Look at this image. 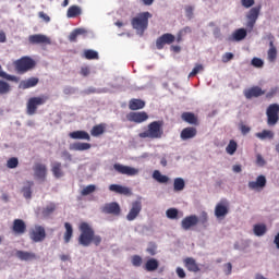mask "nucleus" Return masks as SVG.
<instances>
[{"label": "nucleus", "mask_w": 279, "mask_h": 279, "mask_svg": "<svg viewBox=\"0 0 279 279\" xmlns=\"http://www.w3.org/2000/svg\"><path fill=\"white\" fill-rule=\"evenodd\" d=\"M81 234L78 235V245L83 247H88L94 243V245H101V235L95 234V229L88 222H81L78 226Z\"/></svg>", "instance_id": "nucleus-1"}, {"label": "nucleus", "mask_w": 279, "mask_h": 279, "mask_svg": "<svg viewBox=\"0 0 279 279\" xmlns=\"http://www.w3.org/2000/svg\"><path fill=\"white\" fill-rule=\"evenodd\" d=\"M165 121L158 120L153 121L147 125V130L138 134L140 138H150V141H156L165 136Z\"/></svg>", "instance_id": "nucleus-2"}, {"label": "nucleus", "mask_w": 279, "mask_h": 279, "mask_svg": "<svg viewBox=\"0 0 279 279\" xmlns=\"http://www.w3.org/2000/svg\"><path fill=\"white\" fill-rule=\"evenodd\" d=\"M197 223H202L206 228V223H208V214L203 211L201 218L196 215H190L182 219L181 228L183 230H191V228H195Z\"/></svg>", "instance_id": "nucleus-3"}, {"label": "nucleus", "mask_w": 279, "mask_h": 279, "mask_svg": "<svg viewBox=\"0 0 279 279\" xmlns=\"http://www.w3.org/2000/svg\"><path fill=\"white\" fill-rule=\"evenodd\" d=\"M49 101L48 95H40L36 97H31L26 102V113L29 117H33V114H36L38 112L39 106H45Z\"/></svg>", "instance_id": "nucleus-4"}, {"label": "nucleus", "mask_w": 279, "mask_h": 279, "mask_svg": "<svg viewBox=\"0 0 279 279\" xmlns=\"http://www.w3.org/2000/svg\"><path fill=\"white\" fill-rule=\"evenodd\" d=\"M149 19H151V13L149 12L140 13L137 16L131 20V25L133 29L141 32V34H144L145 29L149 27Z\"/></svg>", "instance_id": "nucleus-5"}, {"label": "nucleus", "mask_w": 279, "mask_h": 279, "mask_svg": "<svg viewBox=\"0 0 279 279\" xmlns=\"http://www.w3.org/2000/svg\"><path fill=\"white\" fill-rule=\"evenodd\" d=\"M13 64L17 73H27V71H32L36 66V61L31 57H22L14 61Z\"/></svg>", "instance_id": "nucleus-6"}, {"label": "nucleus", "mask_w": 279, "mask_h": 279, "mask_svg": "<svg viewBox=\"0 0 279 279\" xmlns=\"http://www.w3.org/2000/svg\"><path fill=\"white\" fill-rule=\"evenodd\" d=\"M29 239L34 243H43V241H45V239H47V232L45 231V227L35 226L34 229H31Z\"/></svg>", "instance_id": "nucleus-7"}, {"label": "nucleus", "mask_w": 279, "mask_h": 279, "mask_svg": "<svg viewBox=\"0 0 279 279\" xmlns=\"http://www.w3.org/2000/svg\"><path fill=\"white\" fill-rule=\"evenodd\" d=\"M259 15L260 7H254L248 11V13L246 14V28L248 29V32H252V29H254V26L256 25V21H258Z\"/></svg>", "instance_id": "nucleus-8"}, {"label": "nucleus", "mask_w": 279, "mask_h": 279, "mask_svg": "<svg viewBox=\"0 0 279 279\" xmlns=\"http://www.w3.org/2000/svg\"><path fill=\"white\" fill-rule=\"evenodd\" d=\"M267 124L268 125H276L279 121V105L272 104L267 108Z\"/></svg>", "instance_id": "nucleus-9"}, {"label": "nucleus", "mask_w": 279, "mask_h": 279, "mask_svg": "<svg viewBox=\"0 0 279 279\" xmlns=\"http://www.w3.org/2000/svg\"><path fill=\"white\" fill-rule=\"evenodd\" d=\"M113 169L114 171H117V173H120L121 175L134 177L138 175L140 173L138 168H132L130 166H123L121 163H114Z\"/></svg>", "instance_id": "nucleus-10"}, {"label": "nucleus", "mask_w": 279, "mask_h": 279, "mask_svg": "<svg viewBox=\"0 0 279 279\" xmlns=\"http://www.w3.org/2000/svg\"><path fill=\"white\" fill-rule=\"evenodd\" d=\"M175 43V35L171 33H165L156 40L157 49H165V45H173Z\"/></svg>", "instance_id": "nucleus-11"}, {"label": "nucleus", "mask_w": 279, "mask_h": 279, "mask_svg": "<svg viewBox=\"0 0 279 279\" xmlns=\"http://www.w3.org/2000/svg\"><path fill=\"white\" fill-rule=\"evenodd\" d=\"M101 213L105 215H113L114 217H119V215H121V206L117 202L107 203L101 208Z\"/></svg>", "instance_id": "nucleus-12"}, {"label": "nucleus", "mask_w": 279, "mask_h": 279, "mask_svg": "<svg viewBox=\"0 0 279 279\" xmlns=\"http://www.w3.org/2000/svg\"><path fill=\"white\" fill-rule=\"evenodd\" d=\"M141 210H143V203H141V201L133 202L131 204V209L126 215V220L134 221V219L141 215Z\"/></svg>", "instance_id": "nucleus-13"}, {"label": "nucleus", "mask_w": 279, "mask_h": 279, "mask_svg": "<svg viewBox=\"0 0 279 279\" xmlns=\"http://www.w3.org/2000/svg\"><path fill=\"white\" fill-rule=\"evenodd\" d=\"M230 213L228 201H221L215 207V217L217 219H223Z\"/></svg>", "instance_id": "nucleus-14"}, {"label": "nucleus", "mask_w": 279, "mask_h": 279, "mask_svg": "<svg viewBox=\"0 0 279 279\" xmlns=\"http://www.w3.org/2000/svg\"><path fill=\"white\" fill-rule=\"evenodd\" d=\"M128 121L131 123H145L147 119H149V114L145 111H138V112H130L126 116Z\"/></svg>", "instance_id": "nucleus-15"}, {"label": "nucleus", "mask_w": 279, "mask_h": 279, "mask_svg": "<svg viewBox=\"0 0 279 279\" xmlns=\"http://www.w3.org/2000/svg\"><path fill=\"white\" fill-rule=\"evenodd\" d=\"M34 177L37 178V180H41V182H45L47 180V166L45 163L37 162L33 167Z\"/></svg>", "instance_id": "nucleus-16"}, {"label": "nucleus", "mask_w": 279, "mask_h": 279, "mask_svg": "<svg viewBox=\"0 0 279 279\" xmlns=\"http://www.w3.org/2000/svg\"><path fill=\"white\" fill-rule=\"evenodd\" d=\"M11 230L13 234L21 236L27 232V225L23 221V219H14Z\"/></svg>", "instance_id": "nucleus-17"}, {"label": "nucleus", "mask_w": 279, "mask_h": 279, "mask_svg": "<svg viewBox=\"0 0 279 279\" xmlns=\"http://www.w3.org/2000/svg\"><path fill=\"white\" fill-rule=\"evenodd\" d=\"M31 45H51V39L46 35L35 34L28 37Z\"/></svg>", "instance_id": "nucleus-18"}, {"label": "nucleus", "mask_w": 279, "mask_h": 279, "mask_svg": "<svg viewBox=\"0 0 279 279\" xmlns=\"http://www.w3.org/2000/svg\"><path fill=\"white\" fill-rule=\"evenodd\" d=\"M265 186H267V178L263 174L258 175L256 181L248 182L251 191H258V189H265Z\"/></svg>", "instance_id": "nucleus-19"}, {"label": "nucleus", "mask_w": 279, "mask_h": 279, "mask_svg": "<svg viewBox=\"0 0 279 279\" xmlns=\"http://www.w3.org/2000/svg\"><path fill=\"white\" fill-rule=\"evenodd\" d=\"M184 267L187 269V271H192V274H197L202 271L199 268V264L195 260L193 257H186L184 260Z\"/></svg>", "instance_id": "nucleus-20"}, {"label": "nucleus", "mask_w": 279, "mask_h": 279, "mask_svg": "<svg viewBox=\"0 0 279 279\" xmlns=\"http://www.w3.org/2000/svg\"><path fill=\"white\" fill-rule=\"evenodd\" d=\"M262 95H265V90L258 86H253L246 90H244V97L246 99H252L254 97H262Z\"/></svg>", "instance_id": "nucleus-21"}, {"label": "nucleus", "mask_w": 279, "mask_h": 279, "mask_svg": "<svg viewBox=\"0 0 279 279\" xmlns=\"http://www.w3.org/2000/svg\"><path fill=\"white\" fill-rule=\"evenodd\" d=\"M38 82H40L38 77H29L27 80L21 81L19 88L22 90H27V88H34V86H38Z\"/></svg>", "instance_id": "nucleus-22"}, {"label": "nucleus", "mask_w": 279, "mask_h": 279, "mask_svg": "<svg viewBox=\"0 0 279 279\" xmlns=\"http://www.w3.org/2000/svg\"><path fill=\"white\" fill-rule=\"evenodd\" d=\"M181 140L189 141L190 138H195L197 136V129L193 126H187L181 131Z\"/></svg>", "instance_id": "nucleus-23"}, {"label": "nucleus", "mask_w": 279, "mask_h": 279, "mask_svg": "<svg viewBox=\"0 0 279 279\" xmlns=\"http://www.w3.org/2000/svg\"><path fill=\"white\" fill-rule=\"evenodd\" d=\"M109 191L112 193H118L119 195H132V191L130 187H125L119 184H111L109 185Z\"/></svg>", "instance_id": "nucleus-24"}, {"label": "nucleus", "mask_w": 279, "mask_h": 279, "mask_svg": "<svg viewBox=\"0 0 279 279\" xmlns=\"http://www.w3.org/2000/svg\"><path fill=\"white\" fill-rule=\"evenodd\" d=\"M69 136L74 141H90V135L86 131H74L69 133Z\"/></svg>", "instance_id": "nucleus-25"}, {"label": "nucleus", "mask_w": 279, "mask_h": 279, "mask_svg": "<svg viewBox=\"0 0 279 279\" xmlns=\"http://www.w3.org/2000/svg\"><path fill=\"white\" fill-rule=\"evenodd\" d=\"M182 121H185V123H189L190 125H199V121L197 120V116L193 112H183L181 114Z\"/></svg>", "instance_id": "nucleus-26"}, {"label": "nucleus", "mask_w": 279, "mask_h": 279, "mask_svg": "<svg viewBox=\"0 0 279 279\" xmlns=\"http://www.w3.org/2000/svg\"><path fill=\"white\" fill-rule=\"evenodd\" d=\"M247 37V31L245 28H238L231 35V40L235 43H241V40H245Z\"/></svg>", "instance_id": "nucleus-27"}, {"label": "nucleus", "mask_w": 279, "mask_h": 279, "mask_svg": "<svg viewBox=\"0 0 279 279\" xmlns=\"http://www.w3.org/2000/svg\"><path fill=\"white\" fill-rule=\"evenodd\" d=\"M90 147H92L90 143H83V142H76L70 145L71 151H87V149H90Z\"/></svg>", "instance_id": "nucleus-28"}, {"label": "nucleus", "mask_w": 279, "mask_h": 279, "mask_svg": "<svg viewBox=\"0 0 279 279\" xmlns=\"http://www.w3.org/2000/svg\"><path fill=\"white\" fill-rule=\"evenodd\" d=\"M15 256H17L20 260H34L36 258L35 253L27 251H16Z\"/></svg>", "instance_id": "nucleus-29"}, {"label": "nucleus", "mask_w": 279, "mask_h": 279, "mask_svg": "<svg viewBox=\"0 0 279 279\" xmlns=\"http://www.w3.org/2000/svg\"><path fill=\"white\" fill-rule=\"evenodd\" d=\"M129 108L130 110H143V108H145V101L133 98L129 101Z\"/></svg>", "instance_id": "nucleus-30"}, {"label": "nucleus", "mask_w": 279, "mask_h": 279, "mask_svg": "<svg viewBox=\"0 0 279 279\" xmlns=\"http://www.w3.org/2000/svg\"><path fill=\"white\" fill-rule=\"evenodd\" d=\"M84 34H87L85 28H75L69 35L70 43H77V36H84Z\"/></svg>", "instance_id": "nucleus-31"}, {"label": "nucleus", "mask_w": 279, "mask_h": 279, "mask_svg": "<svg viewBox=\"0 0 279 279\" xmlns=\"http://www.w3.org/2000/svg\"><path fill=\"white\" fill-rule=\"evenodd\" d=\"M80 14H82V8H80L77 5H71L68 9L66 17L68 19H77V16H80Z\"/></svg>", "instance_id": "nucleus-32"}, {"label": "nucleus", "mask_w": 279, "mask_h": 279, "mask_svg": "<svg viewBox=\"0 0 279 279\" xmlns=\"http://www.w3.org/2000/svg\"><path fill=\"white\" fill-rule=\"evenodd\" d=\"M160 266V264L158 263V259L156 258H150L146 262L144 269L146 271H156V269H158V267Z\"/></svg>", "instance_id": "nucleus-33"}, {"label": "nucleus", "mask_w": 279, "mask_h": 279, "mask_svg": "<svg viewBox=\"0 0 279 279\" xmlns=\"http://www.w3.org/2000/svg\"><path fill=\"white\" fill-rule=\"evenodd\" d=\"M65 232L63 235L64 243H70L71 239H73V226L70 222L64 223Z\"/></svg>", "instance_id": "nucleus-34"}, {"label": "nucleus", "mask_w": 279, "mask_h": 279, "mask_svg": "<svg viewBox=\"0 0 279 279\" xmlns=\"http://www.w3.org/2000/svg\"><path fill=\"white\" fill-rule=\"evenodd\" d=\"M32 186H34L33 181H26L25 186L22 189V193L25 199H32Z\"/></svg>", "instance_id": "nucleus-35"}, {"label": "nucleus", "mask_w": 279, "mask_h": 279, "mask_svg": "<svg viewBox=\"0 0 279 279\" xmlns=\"http://www.w3.org/2000/svg\"><path fill=\"white\" fill-rule=\"evenodd\" d=\"M106 132V124L100 123L98 125H94L93 129L90 130L92 136H101Z\"/></svg>", "instance_id": "nucleus-36"}, {"label": "nucleus", "mask_w": 279, "mask_h": 279, "mask_svg": "<svg viewBox=\"0 0 279 279\" xmlns=\"http://www.w3.org/2000/svg\"><path fill=\"white\" fill-rule=\"evenodd\" d=\"M52 174L54 178H62L64 175V172L62 171V163L61 162H54L51 168Z\"/></svg>", "instance_id": "nucleus-37"}, {"label": "nucleus", "mask_w": 279, "mask_h": 279, "mask_svg": "<svg viewBox=\"0 0 279 279\" xmlns=\"http://www.w3.org/2000/svg\"><path fill=\"white\" fill-rule=\"evenodd\" d=\"M153 178H154V180L159 182V184H167V182H169V177L160 173L158 170H155L153 172Z\"/></svg>", "instance_id": "nucleus-38"}, {"label": "nucleus", "mask_w": 279, "mask_h": 279, "mask_svg": "<svg viewBox=\"0 0 279 279\" xmlns=\"http://www.w3.org/2000/svg\"><path fill=\"white\" fill-rule=\"evenodd\" d=\"M187 34H193V28H191V26H185L178 32L177 43H182L183 36H187Z\"/></svg>", "instance_id": "nucleus-39"}, {"label": "nucleus", "mask_w": 279, "mask_h": 279, "mask_svg": "<svg viewBox=\"0 0 279 279\" xmlns=\"http://www.w3.org/2000/svg\"><path fill=\"white\" fill-rule=\"evenodd\" d=\"M238 147H239V145L236 144V142L234 140H231L226 147V151H227V154H229V156H234Z\"/></svg>", "instance_id": "nucleus-40"}, {"label": "nucleus", "mask_w": 279, "mask_h": 279, "mask_svg": "<svg viewBox=\"0 0 279 279\" xmlns=\"http://www.w3.org/2000/svg\"><path fill=\"white\" fill-rule=\"evenodd\" d=\"M184 186H186L184 179L182 178L174 179L173 189L177 193L180 191H184Z\"/></svg>", "instance_id": "nucleus-41"}, {"label": "nucleus", "mask_w": 279, "mask_h": 279, "mask_svg": "<svg viewBox=\"0 0 279 279\" xmlns=\"http://www.w3.org/2000/svg\"><path fill=\"white\" fill-rule=\"evenodd\" d=\"M253 230H254V234L256 236H263L267 232V226H265V225H255Z\"/></svg>", "instance_id": "nucleus-42"}, {"label": "nucleus", "mask_w": 279, "mask_h": 279, "mask_svg": "<svg viewBox=\"0 0 279 279\" xmlns=\"http://www.w3.org/2000/svg\"><path fill=\"white\" fill-rule=\"evenodd\" d=\"M267 56L269 62H276V59L278 58V49H276V46H269Z\"/></svg>", "instance_id": "nucleus-43"}, {"label": "nucleus", "mask_w": 279, "mask_h": 279, "mask_svg": "<svg viewBox=\"0 0 279 279\" xmlns=\"http://www.w3.org/2000/svg\"><path fill=\"white\" fill-rule=\"evenodd\" d=\"M255 136L260 138V141H265V138H274V132L264 130L263 132L256 133Z\"/></svg>", "instance_id": "nucleus-44"}, {"label": "nucleus", "mask_w": 279, "mask_h": 279, "mask_svg": "<svg viewBox=\"0 0 279 279\" xmlns=\"http://www.w3.org/2000/svg\"><path fill=\"white\" fill-rule=\"evenodd\" d=\"M84 56L86 60H98L99 59V53L95 50H85Z\"/></svg>", "instance_id": "nucleus-45"}, {"label": "nucleus", "mask_w": 279, "mask_h": 279, "mask_svg": "<svg viewBox=\"0 0 279 279\" xmlns=\"http://www.w3.org/2000/svg\"><path fill=\"white\" fill-rule=\"evenodd\" d=\"M10 90H11L10 84L5 81L0 80V95H8Z\"/></svg>", "instance_id": "nucleus-46"}, {"label": "nucleus", "mask_w": 279, "mask_h": 279, "mask_svg": "<svg viewBox=\"0 0 279 279\" xmlns=\"http://www.w3.org/2000/svg\"><path fill=\"white\" fill-rule=\"evenodd\" d=\"M157 250H158V245L156 244V242H149V243H148V247L146 248V252H147L150 256H156Z\"/></svg>", "instance_id": "nucleus-47"}, {"label": "nucleus", "mask_w": 279, "mask_h": 279, "mask_svg": "<svg viewBox=\"0 0 279 279\" xmlns=\"http://www.w3.org/2000/svg\"><path fill=\"white\" fill-rule=\"evenodd\" d=\"M56 210V204L50 203L48 206H46L43 210V215L45 217H49L53 211Z\"/></svg>", "instance_id": "nucleus-48"}, {"label": "nucleus", "mask_w": 279, "mask_h": 279, "mask_svg": "<svg viewBox=\"0 0 279 279\" xmlns=\"http://www.w3.org/2000/svg\"><path fill=\"white\" fill-rule=\"evenodd\" d=\"M7 167H8V169H16V167H19V158H16V157H11V158L7 161Z\"/></svg>", "instance_id": "nucleus-49"}, {"label": "nucleus", "mask_w": 279, "mask_h": 279, "mask_svg": "<svg viewBox=\"0 0 279 279\" xmlns=\"http://www.w3.org/2000/svg\"><path fill=\"white\" fill-rule=\"evenodd\" d=\"M251 64H253L255 69H263V66L265 65V62L260 58H253L251 61Z\"/></svg>", "instance_id": "nucleus-50"}, {"label": "nucleus", "mask_w": 279, "mask_h": 279, "mask_svg": "<svg viewBox=\"0 0 279 279\" xmlns=\"http://www.w3.org/2000/svg\"><path fill=\"white\" fill-rule=\"evenodd\" d=\"M0 71H1V65H0ZM0 77H4V80H8L9 82H19V77L14 75H10L5 72H0Z\"/></svg>", "instance_id": "nucleus-51"}, {"label": "nucleus", "mask_w": 279, "mask_h": 279, "mask_svg": "<svg viewBox=\"0 0 279 279\" xmlns=\"http://www.w3.org/2000/svg\"><path fill=\"white\" fill-rule=\"evenodd\" d=\"M166 216L168 217V219H178V209L175 208L167 209Z\"/></svg>", "instance_id": "nucleus-52"}, {"label": "nucleus", "mask_w": 279, "mask_h": 279, "mask_svg": "<svg viewBox=\"0 0 279 279\" xmlns=\"http://www.w3.org/2000/svg\"><path fill=\"white\" fill-rule=\"evenodd\" d=\"M96 189L97 187L95 185H87L82 190L81 194L83 196L90 195V193H95Z\"/></svg>", "instance_id": "nucleus-53"}, {"label": "nucleus", "mask_w": 279, "mask_h": 279, "mask_svg": "<svg viewBox=\"0 0 279 279\" xmlns=\"http://www.w3.org/2000/svg\"><path fill=\"white\" fill-rule=\"evenodd\" d=\"M204 71V65L202 64H196L194 66V69L192 70V72L189 74V77H195V75H197V73Z\"/></svg>", "instance_id": "nucleus-54"}, {"label": "nucleus", "mask_w": 279, "mask_h": 279, "mask_svg": "<svg viewBox=\"0 0 279 279\" xmlns=\"http://www.w3.org/2000/svg\"><path fill=\"white\" fill-rule=\"evenodd\" d=\"M132 265L133 267H141V265H143V257L140 255H134L132 257Z\"/></svg>", "instance_id": "nucleus-55"}, {"label": "nucleus", "mask_w": 279, "mask_h": 279, "mask_svg": "<svg viewBox=\"0 0 279 279\" xmlns=\"http://www.w3.org/2000/svg\"><path fill=\"white\" fill-rule=\"evenodd\" d=\"M239 129L241 131V134H243V136H246V134H250V132H252V128L245 125L244 123H240Z\"/></svg>", "instance_id": "nucleus-56"}, {"label": "nucleus", "mask_w": 279, "mask_h": 279, "mask_svg": "<svg viewBox=\"0 0 279 279\" xmlns=\"http://www.w3.org/2000/svg\"><path fill=\"white\" fill-rule=\"evenodd\" d=\"M254 0H241V5L245 8L246 10H250L254 5Z\"/></svg>", "instance_id": "nucleus-57"}, {"label": "nucleus", "mask_w": 279, "mask_h": 279, "mask_svg": "<svg viewBox=\"0 0 279 279\" xmlns=\"http://www.w3.org/2000/svg\"><path fill=\"white\" fill-rule=\"evenodd\" d=\"M193 10L194 8L192 5L185 7V16L191 21L193 19Z\"/></svg>", "instance_id": "nucleus-58"}, {"label": "nucleus", "mask_w": 279, "mask_h": 279, "mask_svg": "<svg viewBox=\"0 0 279 279\" xmlns=\"http://www.w3.org/2000/svg\"><path fill=\"white\" fill-rule=\"evenodd\" d=\"M233 59H234V54L232 52H226L222 56V62H225V63H228V62H230V60H233Z\"/></svg>", "instance_id": "nucleus-59"}, {"label": "nucleus", "mask_w": 279, "mask_h": 279, "mask_svg": "<svg viewBox=\"0 0 279 279\" xmlns=\"http://www.w3.org/2000/svg\"><path fill=\"white\" fill-rule=\"evenodd\" d=\"M276 93H278V87L271 88V89L266 94V99H272V97H276Z\"/></svg>", "instance_id": "nucleus-60"}, {"label": "nucleus", "mask_w": 279, "mask_h": 279, "mask_svg": "<svg viewBox=\"0 0 279 279\" xmlns=\"http://www.w3.org/2000/svg\"><path fill=\"white\" fill-rule=\"evenodd\" d=\"M39 19H43V21H45V23H49L51 21V17H49V15H47L45 12L40 11L38 13Z\"/></svg>", "instance_id": "nucleus-61"}, {"label": "nucleus", "mask_w": 279, "mask_h": 279, "mask_svg": "<svg viewBox=\"0 0 279 279\" xmlns=\"http://www.w3.org/2000/svg\"><path fill=\"white\" fill-rule=\"evenodd\" d=\"M177 276H179V278H186V272L184 271V268L178 267Z\"/></svg>", "instance_id": "nucleus-62"}, {"label": "nucleus", "mask_w": 279, "mask_h": 279, "mask_svg": "<svg viewBox=\"0 0 279 279\" xmlns=\"http://www.w3.org/2000/svg\"><path fill=\"white\" fill-rule=\"evenodd\" d=\"M256 165H258L259 167H265V159L263 158L262 155H257Z\"/></svg>", "instance_id": "nucleus-63"}, {"label": "nucleus", "mask_w": 279, "mask_h": 279, "mask_svg": "<svg viewBox=\"0 0 279 279\" xmlns=\"http://www.w3.org/2000/svg\"><path fill=\"white\" fill-rule=\"evenodd\" d=\"M64 95H73L75 93V89L71 86L64 87L63 89Z\"/></svg>", "instance_id": "nucleus-64"}]
</instances>
